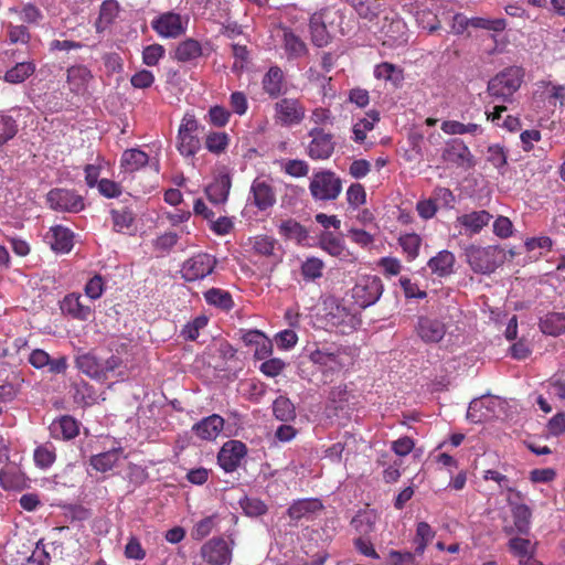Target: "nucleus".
Returning <instances> with one entry per match:
<instances>
[{"mask_svg":"<svg viewBox=\"0 0 565 565\" xmlns=\"http://www.w3.org/2000/svg\"><path fill=\"white\" fill-rule=\"evenodd\" d=\"M309 191L315 201H333L342 191V181L333 171L321 170L312 174Z\"/></svg>","mask_w":565,"mask_h":565,"instance_id":"3","label":"nucleus"},{"mask_svg":"<svg viewBox=\"0 0 565 565\" xmlns=\"http://www.w3.org/2000/svg\"><path fill=\"white\" fill-rule=\"evenodd\" d=\"M205 301L223 310H230L234 306L231 294L220 288H211L204 292Z\"/></svg>","mask_w":565,"mask_h":565,"instance_id":"40","label":"nucleus"},{"mask_svg":"<svg viewBox=\"0 0 565 565\" xmlns=\"http://www.w3.org/2000/svg\"><path fill=\"white\" fill-rule=\"evenodd\" d=\"M263 89L271 98H277L282 93L284 74L280 67L271 66L262 81Z\"/></svg>","mask_w":565,"mask_h":565,"instance_id":"33","label":"nucleus"},{"mask_svg":"<svg viewBox=\"0 0 565 565\" xmlns=\"http://www.w3.org/2000/svg\"><path fill=\"white\" fill-rule=\"evenodd\" d=\"M482 477L486 481H489V480L494 481L498 484L501 492L508 491L510 493L509 495H514L519 500L524 499L522 492L515 490L514 487H512L511 480L508 478V476L501 473L500 471L493 470V469H488V470L483 471Z\"/></svg>","mask_w":565,"mask_h":565,"instance_id":"41","label":"nucleus"},{"mask_svg":"<svg viewBox=\"0 0 565 565\" xmlns=\"http://www.w3.org/2000/svg\"><path fill=\"white\" fill-rule=\"evenodd\" d=\"M455 255L449 250H440L436 256L431 257L427 266L431 273L438 277H447L454 271Z\"/></svg>","mask_w":565,"mask_h":565,"instance_id":"28","label":"nucleus"},{"mask_svg":"<svg viewBox=\"0 0 565 565\" xmlns=\"http://www.w3.org/2000/svg\"><path fill=\"white\" fill-rule=\"evenodd\" d=\"M202 559L207 565H230L232 548L223 537H212L200 550Z\"/></svg>","mask_w":565,"mask_h":565,"instance_id":"14","label":"nucleus"},{"mask_svg":"<svg viewBox=\"0 0 565 565\" xmlns=\"http://www.w3.org/2000/svg\"><path fill=\"white\" fill-rule=\"evenodd\" d=\"M149 156L140 149H127L120 158V166L125 171L134 172L148 164Z\"/></svg>","mask_w":565,"mask_h":565,"instance_id":"36","label":"nucleus"},{"mask_svg":"<svg viewBox=\"0 0 565 565\" xmlns=\"http://www.w3.org/2000/svg\"><path fill=\"white\" fill-rule=\"evenodd\" d=\"M492 215L488 211L480 210L462 214L457 221L466 231H469L471 234H477L489 224Z\"/></svg>","mask_w":565,"mask_h":565,"instance_id":"29","label":"nucleus"},{"mask_svg":"<svg viewBox=\"0 0 565 565\" xmlns=\"http://www.w3.org/2000/svg\"><path fill=\"white\" fill-rule=\"evenodd\" d=\"M120 457L119 449H111L109 451H105L98 455H95L90 458V465L97 471L106 472L114 468Z\"/></svg>","mask_w":565,"mask_h":565,"instance_id":"45","label":"nucleus"},{"mask_svg":"<svg viewBox=\"0 0 565 565\" xmlns=\"http://www.w3.org/2000/svg\"><path fill=\"white\" fill-rule=\"evenodd\" d=\"M92 78L90 71L84 65L71 66L67 70L68 88L75 94H84Z\"/></svg>","mask_w":565,"mask_h":565,"instance_id":"25","label":"nucleus"},{"mask_svg":"<svg viewBox=\"0 0 565 565\" xmlns=\"http://www.w3.org/2000/svg\"><path fill=\"white\" fill-rule=\"evenodd\" d=\"M414 329L417 337L426 344L439 343L447 332L446 323L431 316H419Z\"/></svg>","mask_w":565,"mask_h":565,"instance_id":"13","label":"nucleus"},{"mask_svg":"<svg viewBox=\"0 0 565 565\" xmlns=\"http://www.w3.org/2000/svg\"><path fill=\"white\" fill-rule=\"evenodd\" d=\"M198 128L199 122L194 115L185 114L178 130L177 148L182 156L192 157L200 150L201 142L196 135Z\"/></svg>","mask_w":565,"mask_h":565,"instance_id":"8","label":"nucleus"},{"mask_svg":"<svg viewBox=\"0 0 565 565\" xmlns=\"http://www.w3.org/2000/svg\"><path fill=\"white\" fill-rule=\"evenodd\" d=\"M446 10L441 1L426 0L418 2L415 10L417 24L433 33L441 28V19H445Z\"/></svg>","mask_w":565,"mask_h":565,"instance_id":"7","label":"nucleus"},{"mask_svg":"<svg viewBox=\"0 0 565 565\" xmlns=\"http://www.w3.org/2000/svg\"><path fill=\"white\" fill-rule=\"evenodd\" d=\"M33 72L34 67L31 63H18L6 73L4 79L12 84L22 83Z\"/></svg>","mask_w":565,"mask_h":565,"instance_id":"53","label":"nucleus"},{"mask_svg":"<svg viewBox=\"0 0 565 565\" xmlns=\"http://www.w3.org/2000/svg\"><path fill=\"white\" fill-rule=\"evenodd\" d=\"M119 12L118 2L115 0H105L100 4L99 15L95 22L96 32H104L117 18Z\"/></svg>","mask_w":565,"mask_h":565,"instance_id":"37","label":"nucleus"},{"mask_svg":"<svg viewBox=\"0 0 565 565\" xmlns=\"http://www.w3.org/2000/svg\"><path fill=\"white\" fill-rule=\"evenodd\" d=\"M334 117L329 108L317 107L312 109L310 115V122L313 127H322L327 125H333Z\"/></svg>","mask_w":565,"mask_h":565,"instance_id":"62","label":"nucleus"},{"mask_svg":"<svg viewBox=\"0 0 565 565\" xmlns=\"http://www.w3.org/2000/svg\"><path fill=\"white\" fill-rule=\"evenodd\" d=\"M436 532L431 529V526L427 522H419L416 526V534L414 537L415 543V554L423 555L427 545L435 537Z\"/></svg>","mask_w":565,"mask_h":565,"instance_id":"42","label":"nucleus"},{"mask_svg":"<svg viewBox=\"0 0 565 565\" xmlns=\"http://www.w3.org/2000/svg\"><path fill=\"white\" fill-rule=\"evenodd\" d=\"M49 206L57 212L78 213L84 210V198L75 190L55 188L46 195Z\"/></svg>","mask_w":565,"mask_h":565,"instance_id":"10","label":"nucleus"},{"mask_svg":"<svg viewBox=\"0 0 565 565\" xmlns=\"http://www.w3.org/2000/svg\"><path fill=\"white\" fill-rule=\"evenodd\" d=\"M203 54L201 43L192 38L181 41L175 46L172 58L180 63H193Z\"/></svg>","mask_w":565,"mask_h":565,"instance_id":"22","label":"nucleus"},{"mask_svg":"<svg viewBox=\"0 0 565 565\" xmlns=\"http://www.w3.org/2000/svg\"><path fill=\"white\" fill-rule=\"evenodd\" d=\"M61 310L63 313L81 321L88 320L93 315L92 307L84 303L82 295L77 292H72L64 297L61 301Z\"/></svg>","mask_w":565,"mask_h":565,"instance_id":"18","label":"nucleus"},{"mask_svg":"<svg viewBox=\"0 0 565 565\" xmlns=\"http://www.w3.org/2000/svg\"><path fill=\"white\" fill-rule=\"evenodd\" d=\"M230 143V137L226 132L211 131L206 135L205 147L215 154H220L226 150Z\"/></svg>","mask_w":565,"mask_h":565,"instance_id":"49","label":"nucleus"},{"mask_svg":"<svg viewBox=\"0 0 565 565\" xmlns=\"http://www.w3.org/2000/svg\"><path fill=\"white\" fill-rule=\"evenodd\" d=\"M441 130L447 135H465L469 134L472 136L480 135L482 128L478 124H462L457 120H445L441 124Z\"/></svg>","mask_w":565,"mask_h":565,"instance_id":"43","label":"nucleus"},{"mask_svg":"<svg viewBox=\"0 0 565 565\" xmlns=\"http://www.w3.org/2000/svg\"><path fill=\"white\" fill-rule=\"evenodd\" d=\"M224 427V419L220 415H210L195 425L192 430L195 435L205 440L215 439Z\"/></svg>","mask_w":565,"mask_h":565,"instance_id":"23","label":"nucleus"},{"mask_svg":"<svg viewBox=\"0 0 565 565\" xmlns=\"http://www.w3.org/2000/svg\"><path fill=\"white\" fill-rule=\"evenodd\" d=\"M15 120L8 115H0V145L13 138L17 134Z\"/></svg>","mask_w":565,"mask_h":565,"instance_id":"60","label":"nucleus"},{"mask_svg":"<svg viewBox=\"0 0 565 565\" xmlns=\"http://www.w3.org/2000/svg\"><path fill=\"white\" fill-rule=\"evenodd\" d=\"M231 113L223 106H212L206 115V120L210 125L222 128L225 127L230 121Z\"/></svg>","mask_w":565,"mask_h":565,"instance_id":"54","label":"nucleus"},{"mask_svg":"<svg viewBox=\"0 0 565 565\" xmlns=\"http://www.w3.org/2000/svg\"><path fill=\"white\" fill-rule=\"evenodd\" d=\"M310 167L301 159H289L282 166V171L294 178H303L309 173Z\"/></svg>","mask_w":565,"mask_h":565,"instance_id":"55","label":"nucleus"},{"mask_svg":"<svg viewBox=\"0 0 565 565\" xmlns=\"http://www.w3.org/2000/svg\"><path fill=\"white\" fill-rule=\"evenodd\" d=\"M284 46L289 57H299L307 52L306 44L291 31H285Z\"/></svg>","mask_w":565,"mask_h":565,"instance_id":"51","label":"nucleus"},{"mask_svg":"<svg viewBox=\"0 0 565 565\" xmlns=\"http://www.w3.org/2000/svg\"><path fill=\"white\" fill-rule=\"evenodd\" d=\"M50 429L53 435L71 440L78 436L79 423L70 415H63L51 424Z\"/></svg>","mask_w":565,"mask_h":565,"instance_id":"31","label":"nucleus"},{"mask_svg":"<svg viewBox=\"0 0 565 565\" xmlns=\"http://www.w3.org/2000/svg\"><path fill=\"white\" fill-rule=\"evenodd\" d=\"M374 76L377 79L391 81L395 86L399 85L404 78L403 71L388 62L376 65Z\"/></svg>","mask_w":565,"mask_h":565,"instance_id":"46","label":"nucleus"},{"mask_svg":"<svg viewBox=\"0 0 565 565\" xmlns=\"http://www.w3.org/2000/svg\"><path fill=\"white\" fill-rule=\"evenodd\" d=\"M308 360L324 377H332L353 364L354 353L349 345L318 341L306 347Z\"/></svg>","mask_w":565,"mask_h":565,"instance_id":"1","label":"nucleus"},{"mask_svg":"<svg viewBox=\"0 0 565 565\" xmlns=\"http://www.w3.org/2000/svg\"><path fill=\"white\" fill-rule=\"evenodd\" d=\"M380 34L383 44L388 46H399L407 42V25L397 14L386 15L380 28Z\"/></svg>","mask_w":565,"mask_h":565,"instance_id":"15","label":"nucleus"},{"mask_svg":"<svg viewBox=\"0 0 565 565\" xmlns=\"http://www.w3.org/2000/svg\"><path fill=\"white\" fill-rule=\"evenodd\" d=\"M501 252L494 246L481 247L471 245L466 249L467 262L478 274H490L500 265Z\"/></svg>","mask_w":565,"mask_h":565,"instance_id":"6","label":"nucleus"},{"mask_svg":"<svg viewBox=\"0 0 565 565\" xmlns=\"http://www.w3.org/2000/svg\"><path fill=\"white\" fill-rule=\"evenodd\" d=\"M217 260L207 253H199L186 259L181 267V276L186 281H196L211 275Z\"/></svg>","mask_w":565,"mask_h":565,"instance_id":"11","label":"nucleus"},{"mask_svg":"<svg viewBox=\"0 0 565 565\" xmlns=\"http://www.w3.org/2000/svg\"><path fill=\"white\" fill-rule=\"evenodd\" d=\"M310 141L306 146V154L313 161L329 160L337 148L335 136L322 127H312L308 130Z\"/></svg>","mask_w":565,"mask_h":565,"instance_id":"4","label":"nucleus"},{"mask_svg":"<svg viewBox=\"0 0 565 565\" xmlns=\"http://www.w3.org/2000/svg\"><path fill=\"white\" fill-rule=\"evenodd\" d=\"M207 321L209 320L205 316L195 317L184 326L182 335L185 340L195 341L200 335V330L207 326Z\"/></svg>","mask_w":565,"mask_h":565,"instance_id":"57","label":"nucleus"},{"mask_svg":"<svg viewBox=\"0 0 565 565\" xmlns=\"http://www.w3.org/2000/svg\"><path fill=\"white\" fill-rule=\"evenodd\" d=\"M166 50L161 44L153 43L146 46L142 51V62L147 66H156L164 56Z\"/></svg>","mask_w":565,"mask_h":565,"instance_id":"59","label":"nucleus"},{"mask_svg":"<svg viewBox=\"0 0 565 565\" xmlns=\"http://www.w3.org/2000/svg\"><path fill=\"white\" fill-rule=\"evenodd\" d=\"M189 18L174 11H166L154 17L150 25L163 39H178L188 29Z\"/></svg>","mask_w":565,"mask_h":565,"instance_id":"5","label":"nucleus"},{"mask_svg":"<svg viewBox=\"0 0 565 565\" xmlns=\"http://www.w3.org/2000/svg\"><path fill=\"white\" fill-rule=\"evenodd\" d=\"M398 244L408 262H413L419 255L422 237L416 233H406L399 236Z\"/></svg>","mask_w":565,"mask_h":565,"instance_id":"44","label":"nucleus"},{"mask_svg":"<svg viewBox=\"0 0 565 565\" xmlns=\"http://www.w3.org/2000/svg\"><path fill=\"white\" fill-rule=\"evenodd\" d=\"M274 118L286 127L300 125L306 118V107L299 98H281L274 106Z\"/></svg>","mask_w":565,"mask_h":565,"instance_id":"9","label":"nucleus"},{"mask_svg":"<svg viewBox=\"0 0 565 565\" xmlns=\"http://www.w3.org/2000/svg\"><path fill=\"white\" fill-rule=\"evenodd\" d=\"M511 553L519 558L520 565H543L533 556L531 541L523 537H513L509 541Z\"/></svg>","mask_w":565,"mask_h":565,"instance_id":"24","label":"nucleus"},{"mask_svg":"<svg viewBox=\"0 0 565 565\" xmlns=\"http://www.w3.org/2000/svg\"><path fill=\"white\" fill-rule=\"evenodd\" d=\"M383 292L382 280L377 276L362 277L352 289V297L361 308L375 303Z\"/></svg>","mask_w":565,"mask_h":565,"instance_id":"12","label":"nucleus"},{"mask_svg":"<svg viewBox=\"0 0 565 565\" xmlns=\"http://www.w3.org/2000/svg\"><path fill=\"white\" fill-rule=\"evenodd\" d=\"M98 191L99 193L108 199L118 198L122 193V186L110 179H100L98 182Z\"/></svg>","mask_w":565,"mask_h":565,"instance_id":"63","label":"nucleus"},{"mask_svg":"<svg viewBox=\"0 0 565 565\" xmlns=\"http://www.w3.org/2000/svg\"><path fill=\"white\" fill-rule=\"evenodd\" d=\"M274 416L281 422H289L296 417V409L289 398L277 397L273 403Z\"/></svg>","mask_w":565,"mask_h":565,"instance_id":"48","label":"nucleus"},{"mask_svg":"<svg viewBox=\"0 0 565 565\" xmlns=\"http://www.w3.org/2000/svg\"><path fill=\"white\" fill-rule=\"evenodd\" d=\"M524 71L519 66H510L492 77L487 87L490 96L502 102H509L512 95L521 87Z\"/></svg>","mask_w":565,"mask_h":565,"instance_id":"2","label":"nucleus"},{"mask_svg":"<svg viewBox=\"0 0 565 565\" xmlns=\"http://www.w3.org/2000/svg\"><path fill=\"white\" fill-rule=\"evenodd\" d=\"M250 200L259 211L273 207L276 203L274 186L266 180L256 178L250 185Z\"/></svg>","mask_w":565,"mask_h":565,"instance_id":"17","label":"nucleus"},{"mask_svg":"<svg viewBox=\"0 0 565 565\" xmlns=\"http://www.w3.org/2000/svg\"><path fill=\"white\" fill-rule=\"evenodd\" d=\"M331 15V11L322 10L315 13L310 19V32L312 43L319 47L326 46L331 39L330 31L327 28V21Z\"/></svg>","mask_w":565,"mask_h":565,"instance_id":"21","label":"nucleus"},{"mask_svg":"<svg viewBox=\"0 0 565 565\" xmlns=\"http://www.w3.org/2000/svg\"><path fill=\"white\" fill-rule=\"evenodd\" d=\"M76 367L87 376L96 380L103 379L102 360L93 352H84L76 355Z\"/></svg>","mask_w":565,"mask_h":565,"instance_id":"27","label":"nucleus"},{"mask_svg":"<svg viewBox=\"0 0 565 565\" xmlns=\"http://www.w3.org/2000/svg\"><path fill=\"white\" fill-rule=\"evenodd\" d=\"M322 509V504L318 499L296 500L287 510V514L291 520L299 521L316 511Z\"/></svg>","mask_w":565,"mask_h":565,"instance_id":"34","label":"nucleus"},{"mask_svg":"<svg viewBox=\"0 0 565 565\" xmlns=\"http://www.w3.org/2000/svg\"><path fill=\"white\" fill-rule=\"evenodd\" d=\"M471 28L491 30L494 32H501L505 29L507 23L504 19H486V18H470L469 22Z\"/></svg>","mask_w":565,"mask_h":565,"instance_id":"56","label":"nucleus"},{"mask_svg":"<svg viewBox=\"0 0 565 565\" xmlns=\"http://www.w3.org/2000/svg\"><path fill=\"white\" fill-rule=\"evenodd\" d=\"M252 249L255 254L264 257H275L279 244L276 238L269 235H257L250 238Z\"/></svg>","mask_w":565,"mask_h":565,"instance_id":"39","label":"nucleus"},{"mask_svg":"<svg viewBox=\"0 0 565 565\" xmlns=\"http://www.w3.org/2000/svg\"><path fill=\"white\" fill-rule=\"evenodd\" d=\"M85 295L90 300L99 299L105 291V280L102 275L95 274L84 287Z\"/></svg>","mask_w":565,"mask_h":565,"instance_id":"58","label":"nucleus"},{"mask_svg":"<svg viewBox=\"0 0 565 565\" xmlns=\"http://www.w3.org/2000/svg\"><path fill=\"white\" fill-rule=\"evenodd\" d=\"M508 505L511 509L514 526L521 534H527L531 524L532 511L529 505L523 503L514 495H508Z\"/></svg>","mask_w":565,"mask_h":565,"instance_id":"19","label":"nucleus"},{"mask_svg":"<svg viewBox=\"0 0 565 565\" xmlns=\"http://www.w3.org/2000/svg\"><path fill=\"white\" fill-rule=\"evenodd\" d=\"M246 445L239 440H230L223 445L218 455L217 462L225 472L235 471L246 456Z\"/></svg>","mask_w":565,"mask_h":565,"instance_id":"16","label":"nucleus"},{"mask_svg":"<svg viewBox=\"0 0 565 565\" xmlns=\"http://www.w3.org/2000/svg\"><path fill=\"white\" fill-rule=\"evenodd\" d=\"M113 231L116 233H128L134 226L136 214L129 206H120L109 211Z\"/></svg>","mask_w":565,"mask_h":565,"instance_id":"30","label":"nucleus"},{"mask_svg":"<svg viewBox=\"0 0 565 565\" xmlns=\"http://www.w3.org/2000/svg\"><path fill=\"white\" fill-rule=\"evenodd\" d=\"M44 242L56 253H68L73 248V233L62 225H55L44 235Z\"/></svg>","mask_w":565,"mask_h":565,"instance_id":"20","label":"nucleus"},{"mask_svg":"<svg viewBox=\"0 0 565 565\" xmlns=\"http://www.w3.org/2000/svg\"><path fill=\"white\" fill-rule=\"evenodd\" d=\"M324 263L318 257H308L300 267V274L306 281H313L323 275Z\"/></svg>","mask_w":565,"mask_h":565,"instance_id":"47","label":"nucleus"},{"mask_svg":"<svg viewBox=\"0 0 565 565\" xmlns=\"http://www.w3.org/2000/svg\"><path fill=\"white\" fill-rule=\"evenodd\" d=\"M540 330L547 335L557 337L565 333V313L564 312H547L540 318Z\"/></svg>","mask_w":565,"mask_h":565,"instance_id":"32","label":"nucleus"},{"mask_svg":"<svg viewBox=\"0 0 565 565\" xmlns=\"http://www.w3.org/2000/svg\"><path fill=\"white\" fill-rule=\"evenodd\" d=\"M285 366L286 363L281 359L273 358L264 361L259 370L264 375L268 377H275L282 372Z\"/></svg>","mask_w":565,"mask_h":565,"instance_id":"64","label":"nucleus"},{"mask_svg":"<svg viewBox=\"0 0 565 565\" xmlns=\"http://www.w3.org/2000/svg\"><path fill=\"white\" fill-rule=\"evenodd\" d=\"M347 200L350 206H352L353 209H356L360 205L364 204L366 200L364 186L360 183L351 184L347 191Z\"/></svg>","mask_w":565,"mask_h":565,"instance_id":"61","label":"nucleus"},{"mask_svg":"<svg viewBox=\"0 0 565 565\" xmlns=\"http://www.w3.org/2000/svg\"><path fill=\"white\" fill-rule=\"evenodd\" d=\"M377 121H380L379 111H369L365 117L361 118L353 125V140L358 143H363L366 139V134L374 129V126Z\"/></svg>","mask_w":565,"mask_h":565,"instance_id":"38","label":"nucleus"},{"mask_svg":"<svg viewBox=\"0 0 565 565\" xmlns=\"http://www.w3.org/2000/svg\"><path fill=\"white\" fill-rule=\"evenodd\" d=\"M231 190V178L227 174L220 175L205 189L209 201L213 204H223L227 201Z\"/></svg>","mask_w":565,"mask_h":565,"instance_id":"26","label":"nucleus"},{"mask_svg":"<svg viewBox=\"0 0 565 565\" xmlns=\"http://www.w3.org/2000/svg\"><path fill=\"white\" fill-rule=\"evenodd\" d=\"M360 18L372 21L382 11L383 0H347Z\"/></svg>","mask_w":565,"mask_h":565,"instance_id":"35","label":"nucleus"},{"mask_svg":"<svg viewBox=\"0 0 565 565\" xmlns=\"http://www.w3.org/2000/svg\"><path fill=\"white\" fill-rule=\"evenodd\" d=\"M279 234L288 239H296L298 242L307 237L305 227L295 220L282 221L279 225Z\"/></svg>","mask_w":565,"mask_h":565,"instance_id":"50","label":"nucleus"},{"mask_svg":"<svg viewBox=\"0 0 565 565\" xmlns=\"http://www.w3.org/2000/svg\"><path fill=\"white\" fill-rule=\"evenodd\" d=\"M320 246L331 256L340 257L344 254L343 241L335 237L332 233H324L320 237Z\"/></svg>","mask_w":565,"mask_h":565,"instance_id":"52","label":"nucleus"}]
</instances>
